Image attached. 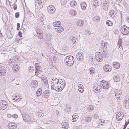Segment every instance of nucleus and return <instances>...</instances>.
I'll return each mask as SVG.
<instances>
[{"label": "nucleus", "mask_w": 129, "mask_h": 129, "mask_svg": "<svg viewBox=\"0 0 129 129\" xmlns=\"http://www.w3.org/2000/svg\"><path fill=\"white\" fill-rule=\"evenodd\" d=\"M102 55H103V57H107V53L106 51H105L104 50H103L102 52Z\"/></svg>", "instance_id": "47"}, {"label": "nucleus", "mask_w": 129, "mask_h": 129, "mask_svg": "<svg viewBox=\"0 0 129 129\" xmlns=\"http://www.w3.org/2000/svg\"><path fill=\"white\" fill-rule=\"evenodd\" d=\"M84 55L82 52H79L77 53L76 58L78 60L81 61L84 58Z\"/></svg>", "instance_id": "9"}, {"label": "nucleus", "mask_w": 129, "mask_h": 129, "mask_svg": "<svg viewBox=\"0 0 129 129\" xmlns=\"http://www.w3.org/2000/svg\"><path fill=\"white\" fill-rule=\"evenodd\" d=\"M94 117L95 118H97L98 117V115L97 114H95L94 115Z\"/></svg>", "instance_id": "62"}, {"label": "nucleus", "mask_w": 129, "mask_h": 129, "mask_svg": "<svg viewBox=\"0 0 129 129\" xmlns=\"http://www.w3.org/2000/svg\"><path fill=\"white\" fill-rule=\"evenodd\" d=\"M92 2L94 7L96 8L99 6V3L97 0H93Z\"/></svg>", "instance_id": "34"}, {"label": "nucleus", "mask_w": 129, "mask_h": 129, "mask_svg": "<svg viewBox=\"0 0 129 129\" xmlns=\"http://www.w3.org/2000/svg\"><path fill=\"white\" fill-rule=\"evenodd\" d=\"M77 4V3L75 1L73 0L71 1L70 5L71 7L74 8Z\"/></svg>", "instance_id": "39"}, {"label": "nucleus", "mask_w": 129, "mask_h": 129, "mask_svg": "<svg viewBox=\"0 0 129 129\" xmlns=\"http://www.w3.org/2000/svg\"><path fill=\"white\" fill-rule=\"evenodd\" d=\"M123 103L124 105L127 109H129V99L125 100H124Z\"/></svg>", "instance_id": "21"}, {"label": "nucleus", "mask_w": 129, "mask_h": 129, "mask_svg": "<svg viewBox=\"0 0 129 129\" xmlns=\"http://www.w3.org/2000/svg\"><path fill=\"white\" fill-rule=\"evenodd\" d=\"M52 80L53 81H51V82L53 83V85H55L56 84H58V82H59V80L58 79H57L56 78H53L52 79Z\"/></svg>", "instance_id": "24"}, {"label": "nucleus", "mask_w": 129, "mask_h": 129, "mask_svg": "<svg viewBox=\"0 0 129 129\" xmlns=\"http://www.w3.org/2000/svg\"><path fill=\"white\" fill-rule=\"evenodd\" d=\"M8 127L9 129H14L17 128V125L14 123L11 122L8 124Z\"/></svg>", "instance_id": "15"}, {"label": "nucleus", "mask_w": 129, "mask_h": 129, "mask_svg": "<svg viewBox=\"0 0 129 129\" xmlns=\"http://www.w3.org/2000/svg\"><path fill=\"white\" fill-rule=\"evenodd\" d=\"M37 34H39L40 33H42V31L41 29L39 28L37 29Z\"/></svg>", "instance_id": "49"}, {"label": "nucleus", "mask_w": 129, "mask_h": 129, "mask_svg": "<svg viewBox=\"0 0 129 129\" xmlns=\"http://www.w3.org/2000/svg\"><path fill=\"white\" fill-rule=\"evenodd\" d=\"M35 9H39L43 7L42 0H35Z\"/></svg>", "instance_id": "5"}, {"label": "nucleus", "mask_w": 129, "mask_h": 129, "mask_svg": "<svg viewBox=\"0 0 129 129\" xmlns=\"http://www.w3.org/2000/svg\"><path fill=\"white\" fill-rule=\"evenodd\" d=\"M116 14H117L116 13L114 10H110L109 13V16L112 18L115 17Z\"/></svg>", "instance_id": "19"}, {"label": "nucleus", "mask_w": 129, "mask_h": 129, "mask_svg": "<svg viewBox=\"0 0 129 129\" xmlns=\"http://www.w3.org/2000/svg\"><path fill=\"white\" fill-rule=\"evenodd\" d=\"M70 14L73 16H75L77 14L76 11L74 10H71L69 11Z\"/></svg>", "instance_id": "33"}, {"label": "nucleus", "mask_w": 129, "mask_h": 129, "mask_svg": "<svg viewBox=\"0 0 129 129\" xmlns=\"http://www.w3.org/2000/svg\"><path fill=\"white\" fill-rule=\"evenodd\" d=\"M35 75L37 76L40 74L42 71V68L39 64L37 63L35 64Z\"/></svg>", "instance_id": "3"}, {"label": "nucleus", "mask_w": 129, "mask_h": 129, "mask_svg": "<svg viewBox=\"0 0 129 129\" xmlns=\"http://www.w3.org/2000/svg\"><path fill=\"white\" fill-rule=\"evenodd\" d=\"M100 86L104 89H108L109 87V85L108 83L104 80L100 81Z\"/></svg>", "instance_id": "6"}, {"label": "nucleus", "mask_w": 129, "mask_h": 129, "mask_svg": "<svg viewBox=\"0 0 129 129\" xmlns=\"http://www.w3.org/2000/svg\"><path fill=\"white\" fill-rule=\"evenodd\" d=\"M106 24L108 26H111L113 25V23L110 20H107L106 23Z\"/></svg>", "instance_id": "45"}, {"label": "nucleus", "mask_w": 129, "mask_h": 129, "mask_svg": "<svg viewBox=\"0 0 129 129\" xmlns=\"http://www.w3.org/2000/svg\"><path fill=\"white\" fill-rule=\"evenodd\" d=\"M122 40L121 39H119L118 40V45L119 46V49L120 50L122 49L123 48L121 46Z\"/></svg>", "instance_id": "35"}, {"label": "nucleus", "mask_w": 129, "mask_h": 129, "mask_svg": "<svg viewBox=\"0 0 129 129\" xmlns=\"http://www.w3.org/2000/svg\"><path fill=\"white\" fill-rule=\"evenodd\" d=\"M42 93L41 89L40 88L38 89L37 90L36 92V94L37 96H39Z\"/></svg>", "instance_id": "43"}, {"label": "nucleus", "mask_w": 129, "mask_h": 129, "mask_svg": "<svg viewBox=\"0 0 129 129\" xmlns=\"http://www.w3.org/2000/svg\"><path fill=\"white\" fill-rule=\"evenodd\" d=\"M124 117L123 113L121 112H118L116 115L117 120L118 121L121 120Z\"/></svg>", "instance_id": "11"}, {"label": "nucleus", "mask_w": 129, "mask_h": 129, "mask_svg": "<svg viewBox=\"0 0 129 129\" xmlns=\"http://www.w3.org/2000/svg\"><path fill=\"white\" fill-rule=\"evenodd\" d=\"M47 8L48 12L50 14H53L56 10L55 7L53 6L52 5L48 6Z\"/></svg>", "instance_id": "8"}, {"label": "nucleus", "mask_w": 129, "mask_h": 129, "mask_svg": "<svg viewBox=\"0 0 129 129\" xmlns=\"http://www.w3.org/2000/svg\"><path fill=\"white\" fill-rule=\"evenodd\" d=\"M95 57L96 60L98 62H101L102 61L103 56L100 53L98 54H96Z\"/></svg>", "instance_id": "16"}, {"label": "nucleus", "mask_w": 129, "mask_h": 129, "mask_svg": "<svg viewBox=\"0 0 129 129\" xmlns=\"http://www.w3.org/2000/svg\"><path fill=\"white\" fill-rule=\"evenodd\" d=\"M101 3L103 9L106 10H108L109 5H110V2L108 0H101Z\"/></svg>", "instance_id": "2"}, {"label": "nucleus", "mask_w": 129, "mask_h": 129, "mask_svg": "<svg viewBox=\"0 0 129 129\" xmlns=\"http://www.w3.org/2000/svg\"><path fill=\"white\" fill-rule=\"evenodd\" d=\"M51 89L52 90H55L57 91V89L58 90H59L58 92L62 90L64 88V86H63L62 88L61 86H57V87H55L54 85H52L51 86Z\"/></svg>", "instance_id": "14"}, {"label": "nucleus", "mask_w": 129, "mask_h": 129, "mask_svg": "<svg viewBox=\"0 0 129 129\" xmlns=\"http://www.w3.org/2000/svg\"><path fill=\"white\" fill-rule=\"evenodd\" d=\"M60 22L59 21H55L53 23V25L54 27H59L60 25Z\"/></svg>", "instance_id": "32"}, {"label": "nucleus", "mask_w": 129, "mask_h": 129, "mask_svg": "<svg viewBox=\"0 0 129 129\" xmlns=\"http://www.w3.org/2000/svg\"><path fill=\"white\" fill-rule=\"evenodd\" d=\"M12 116V117L15 118H17L18 117V116L17 115H16V114H14V115H13Z\"/></svg>", "instance_id": "58"}, {"label": "nucleus", "mask_w": 129, "mask_h": 129, "mask_svg": "<svg viewBox=\"0 0 129 129\" xmlns=\"http://www.w3.org/2000/svg\"><path fill=\"white\" fill-rule=\"evenodd\" d=\"M100 89V86L99 85H98L95 86L94 88L93 89L94 92H95L96 93H98V92L100 91L101 90Z\"/></svg>", "instance_id": "31"}, {"label": "nucleus", "mask_w": 129, "mask_h": 129, "mask_svg": "<svg viewBox=\"0 0 129 129\" xmlns=\"http://www.w3.org/2000/svg\"><path fill=\"white\" fill-rule=\"evenodd\" d=\"M92 118V117L90 116L86 117L84 120L85 123H88L91 120Z\"/></svg>", "instance_id": "28"}, {"label": "nucleus", "mask_w": 129, "mask_h": 129, "mask_svg": "<svg viewBox=\"0 0 129 129\" xmlns=\"http://www.w3.org/2000/svg\"><path fill=\"white\" fill-rule=\"evenodd\" d=\"M80 6L82 9L84 10H86L87 5L86 3L85 2H82L80 4Z\"/></svg>", "instance_id": "23"}, {"label": "nucleus", "mask_w": 129, "mask_h": 129, "mask_svg": "<svg viewBox=\"0 0 129 129\" xmlns=\"http://www.w3.org/2000/svg\"><path fill=\"white\" fill-rule=\"evenodd\" d=\"M84 22L81 20H78L77 22V25L80 26H82L83 25Z\"/></svg>", "instance_id": "29"}, {"label": "nucleus", "mask_w": 129, "mask_h": 129, "mask_svg": "<svg viewBox=\"0 0 129 129\" xmlns=\"http://www.w3.org/2000/svg\"><path fill=\"white\" fill-rule=\"evenodd\" d=\"M55 29L56 31L58 32H62L64 30L63 27H59L57 28H55Z\"/></svg>", "instance_id": "42"}, {"label": "nucleus", "mask_w": 129, "mask_h": 129, "mask_svg": "<svg viewBox=\"0 0 129 129\" xmlns=\"http://www.w3.org/2000/svg\"><path fill=\"white\" fill-rule=\"evenodd\" d=\"M120 31L123 34L127 35L129 33V27L125 25L122 26L120 28Z\"/></svg>", "instance_id": "4"}, {"label": "nucleus", "mask_w": 129, "mask_h": 129, "mask_svg": "<svg viewBox=\"0 0 129 129\" xmlns=\"http://www.w3.org/2000/svg\"><path fill=\"white\" fill-rule=\"evenodd\" d=\"M46 77H44L43 76H42V77H41V79L42 81L43 80H44V79H46Z\"/></svg>", "instance_id": "60"}, {"label": "nucleus", "mask_w": 129, "mask_h": 129, "mask_svg": "<svg viewBox=\"0 0 129 129\" xmlns=\"http://www.w3.org/2000/svg\"><path fill=\"white\" fill-rule=\"evenodd\" d=\"M60 84H61V85H62L64 86H65L66 84L65 82L64 81H63L61 82Z\"/></svg>", "instance_id": "54"}, {"label": "nucleus", "mask_w": 129, "mask_h": 129, "mask_svg": "<svg viewBox=\"0 0 129 129\" xmlns=\"http://www.w3.org/2000/svg\"><path fill=\"white\" fill-rule=\"evenodd\" d=\"M38 113H37V116H38L39 117H42L43 116V113L42 112H38Z\"/></svg>", "instance_id": "46"}, {"label": "nucleus", "mask_w": 129, "mask_h": 129, "mask_svg": "<svg viewBox=\"0 0 129 129\" xmlns=\"http://www.w3.org/2000/svg\"><path fill=\"white\" fill-rule=\"evenodd\" d=\"M21 98H18V99H16L15 98H14L13 99V100H14V101H15L16 102H18L20 100Z\"/></svg>", "instance_id": "53"}, {"label": "nucleus", "mask_w": 129, "mask_h": 129, "mask_svg": "<svg viewBox=\"0 0 129 129\" xmlns=\"http://www.w3.org/2000/svg\"><path fill=\"white\" fill-rule=\"evenodd\" d=\"M101 45L103 48L105 49L108 46V43L107 42L102 43Z\"/></svg>", "instance_id": "44"}, {"label": "nucleus", "mask_w": 129, "mask_h": 129, "mask_svg": "<svg viewBox=\"0 0 129 129\" xmlns=\"http://www.w3.org/2000/svg\"><path fill=\"white\" fill-rule=\"evenodd\" d=\"M78 89L79 91L81 93H82L84 91V88L82 85H79L78 86Z\"/></svg>", "instance_id": "25"}, {"label": "nucleus", "mask_w": 129, "mask_h": 129, "mask_svg": "<svg viewBox=\"0 0 129 129\" xmlns=\"http://www.w3.org/2000/svg\"><path fill=\"white\" fill-rule=\"evenodd\" d=\"M75 116L76 115L74 114L72 116V119H73L74 118H76Z\"/></svg>", "instance_id": "63"}, {"label": "nucleus", "mask_w": 129, "mask_h": 129, "mask_svg": "<svg viewBox=\"0 0 129 129\" xmlns=\"http://www.w3.org/2000/svg\"><path fill=\"white\" fill-rule=\"evenodd\" d=\"M13 8L14 10H16L17 9V6L16 4H13Z\"/></svg>", "instance_id": "57"}, {"label": "nucleus", "mask_w": 129, "mask_h": 129, "mask_svg": "<svg viewBox=\"0 0 129 129\" xmlns=\"http://www.w3.org/2000/svg\"><path fill=\"white\" fill-rule=\"evenodd\" d=\"M13 67L12 69L14 71H18L20 68L19 67L18 65L16 64V65H13Z\"/></svg>", "instance_id": "37"}, {"label": "nucleus", "mask_w": 129, "mask_h": 129, "mask_svg": "<svg viewBox=\"0 0 129 129\" xmlns=\"http://www.w3.org/2000/svg\"><path fill=\"white\" fill-rule=\"evenodd\" d=\"M72 121L73 122H75L77 121L76 118H74L73 119H72Z\"/></svg>", "instance_id": "61"}, {"label": "nucleus", "mask_w": 129, "mask_h": 129, "mask_svg": "<svg viewBox=\"0 0 129 129\" xmlns=\"http://www.w3.org/2000/svg\"><path fill=\"white\" fill-rule=\"evenodd\" d=\"M7 106V103L4 100L0 101V109H5Z\"/></svg>", "instance_id": "7"}, {"label": "nucleus", "mask_w": 129, "mask_h": 129, "mask_svg": "<svg viewBox=\"0 0 129 129\" xmlns=\"http://www.w3.org/2000/svg\"><path fill=\"white\" fill-rule=\"evenodd\" d=\"M7 36L8 38L9 39L12 38L13 37V35L11 34L10 32L8 33L7 34Z\"/></svg>", "instance_id": "48"}, {"label": "nucleus", "mask_w": 129, "mask_h": 129, "mask_svg": "<svg viewBox=\"0 0 129 129\" xmlns=\"http://www.w3.org/2000/svg\"><path fill=\"white\" fill-rule=\"evenodd\" d=\"M125 125L124 126V127H127V125L129 123V121H128V122H126V121L125 120Z\"/></svg>", "instance_id": "55"}, {"label": "nucleus", "mask_w": 129, "mask_h": 129, "mask_svg": "<svg viewBox=\"0 0 129 129\" xmlns=\"http://www.w3.org/2000/svg\"><path fill=\"white\" fill-rule=\"evenodd\" d=\"M114 73L115 75L114 77V80L116 82H118L120 80L119 76L115 72Z\"/></svg>", "instance_id": "22"}, {"label": "nucleus", "mask_w": 129, "mask_h": 129, "mask_svg": "<svg viewBox=\"0 0 129 129\" xmlns=\"http://www.w3.org/2000/svg\"><path fill=\"white\" fill-rule=\"evenodd\" d=\"M114 92L116 98L117 100L119 99L120 96L122 93L121 90L119 89H116L114 90Z\"/></svg>", "instance_id": "12"}, {"label": "nucleus", "mask_w": 129, "mask_h": 129, "mask_svg": "<svg viewBox=\"0 0 129 129\" xmlns=\"http://www.w3.org/2000/svg\"><path fill=\"white\" fill-rule=\"evenodd\" d=\"M62 124V127L64 128L63 129H68V124L67 122H63Z\"/></svg>", "instance_id": "27"}, {"label": "nucleus", "mask_w": 129, "mask_h": 129, "mask_svg": "<svg viewBox=\"0 0 129 129\" xmlns=\"http://www.w3.org/2000/svg\"><path fill=\"white\" fill-rule=\"evenodd\" d=\"M43 81L45 84H47L48 83V81L47 78L46 79H44V80H43Z\"/></svg>", "instance_id": "51"}, {"label": "nucleus", "mask_w": 129, "mask_h": 129, "mask_svg": "<svg viewBox=\"0 0 129 129\" xmlns=\"http://www.w3.org/2000/svg\"><path fill=\"white\" fill-rule=\"evenodd\" d=\"M95 69L93 67L90 68L87 70V72L90 74H93L95 72Z\"/></svg>", "instance_id": "18"}, {"label": "nucleus", "mask_w": 129, "mask_h": 129, "mask_svg": "<svg viewBox=\"0 0 129 129\" xmlns=\"http://www.w3.org/2000/svg\"><path fill=\"white\" fill-rule=\"evenodd\" d=\"M74 59L73 56H66L64 59V62L68 66H72L73 64Z\"/></svg>", "instance_id": "1"}, {"label": "nucleus", "mask_w": 129, "mask_h": 129, "mask_svg": "<svg viewBox=\"0 0 129 129\" xmlns=\"http://www.w3.org/2000/svg\"><path fill=\"white\" fill-rule=\"evenodd\" d=\"M113 66L115 68H118L120 67V65L119 63L115 62L113 63Z\"/></svg>", "instance_id": "38"}, {"label": "nucleus", "mask_w": 129, "mask_h": 129, "mask_svg": "<svg viewBox=\"0 0 129 129\" xmlns=\"http://www.w3.org/2000/svg\"><path fill=\"white\" fill-rule=\"evenodd\" d=\"M35 67L32 66H31L28 68V70L30 73H32L35 72Z\"/></svg>", "instance_id": "40"}, {"label": "nucleus", "mask_w": 129, "mask_h": 129, "mask_svg": "<svg viewBox=\"0 0 129 129\" xmlns=\"http://www.w3.org/2000/svg\"><path fill=\"white\" fill-rule=\"evenodd\" d=\"M17 0H11V3H13V4H15L16 3Z\"/></svg>", "instance_id": "56"}, {"label": "nucleus", "mask_w": 129, "mask_h": 129, "mask_svg": "<svg viewBox=\"0 0 129 129\" xmlns=\"http://www.w3.org/2000/svg\"><path fill=\"white\" fill-rule=\"evenodd\" d=\"M38 37L40 39H42L43 38V35L42 33H40L39 34H37Z\"/></svg>", "instance_id": "50"}, {"label": "nucleus", "mask_w": 129, "mask_h": 129, "mask_svg": "<svg viewBox=\"0 0 129 129\" xmlns=\"http://www.w3.org/2000/svg\"><path fill=\"white\" fill-rule=\"evenodd\" d=\"M19 12H17L15 13V16L16 18H17L19 17Z\"/></svg>", "instance_id": "52"}, {"label": "nucleus", "mask_w": 129, "mask_h": 129, "mask_svg": "<svg viewBox=\"0 0 129 129\" xmlns=\"http://www.w3.org/2000/svg\"><path fill=\"white\" fill-rule=\"evenodd\" d=\"M6 70L5 67L4 66H0V75H4Z\"/></svg>", "instance_id": "20"}, {"label": "nucleus", "mask_w": 129, "mask_h": 129, "mask_svg": "<svg viewBox=\"0 0 129 129\" xmlns=\"http://www.w3.org/2000/svg\"><path fill=\"white\" fill-rule=\"evenodd\" d=\"M15 61L16 60L14 58L10 59L9 61V64L11 66H13L15 62Z\"/></svg>", "instance_id": "30"}, {"label": "nucleus", "mask_w": 129, "mask_h": 129, "mask_svg": "<svg viewBox=\"0 0 129 129\" xmlns=\"http://www.w3.org/2000/svg\"><path fill=\"white\" fill-rule=\"evenodd\" d=\"M32 87L33 88L36 87L38 85V82L36 80H33L31 82Z\"/></svg>", "instance_id": "26"}, {"label": "nucleus", "mask_w": 129, "mask_h": 129, "mask_svg": "<svg viewBox=\"0 0 129 129\" xmlns=\"http://www.w3.org/2000/svg\"><path fill=\"white\" fill-rule=\"evenodd\" d=\"M18 35L20 37H21L22 36V33L21 31H19L18 33Z\"/></svg>", "instance_id": "59"}, {"label": "nucleus", "mask_w": 129, "mask_h": 129, "mask_svg": "<svg viewBox=\"0 0 129 129\" xmlns=\"http://www.w3.org/2000/svg\"><path fill=\"white\" fill-rule=\"evenodd\" d=\"M93 19L94 21L98 22L100 21V17L98 16H95L93 17Z\"/></svg>", "instance_id": "41"}, {"label": "nucleus", "mask_w": 129, "mask_h": 129, "mask_svg": "<svg viewBox=\"0 0 129 129\" xmlns=\"http://www.w3.org/2000/svg\"><path fill=\"white\" fill-rule=\"evenodd\" d=\"M78 38L76 36H74L71 39L72 43L74 44L77 41Z\"/></svg>", "instance_id": "36"}, {"label": "nucleus", "mask_w": 129, "mask_h": 129, "mask_svg": "<svg viewBox=\"0 0 129 129\" xmlns=\"http://www.w3.org/2000/svg\"><path fill=\"white\" fill-rule=\"evenodd\" d=\"M23 119L26 122L29 121L31 119V117L29 116L27 114H22Z\"/></svg>", "instance_id": "13"}, {"label": "nucleus", "mask_w": 129, "mask_h": 129, "mask_svg": "<svg viewBox=\"0 0 129 129\" xmlns=\"http://www.w3.org/2000/svg\"><path fill=\"white\" fill-rule=\"evenodd\" d=\"M126 19L128 23H129V17L128 16L127 17H126Z\"/></svg>", "instance_id": "64"}, {"label": "nucleus", "mask_w": 129, "mask_h": 129, "mask_svg": "<svg viewBox=\"0 0 129 129\" xmlns=\"http://www.w3.org/2000/svg\"><path fill=\"white\" fill-rule=\"evenodd\" d=\"M104 70L106 72H109L112 69L111 67L109 65L106 64L103 67Z\"/></svg>", "instance_id": "17"}, {"label": "nucleus", "mask_w": 129, "mask_h": 129, "mask_svg": "<svg viewBox=\"0 0 129 129\" xmlns=\"http://www.w3.org/2000/svg\"><path fill=\"white\" fill-rule=\"evenodd\" d=\"M50 93L48 90H45L42 93V99L44 100H45L49 96Z\"/></svg>", "instance_id": "10"}]
</instances>
